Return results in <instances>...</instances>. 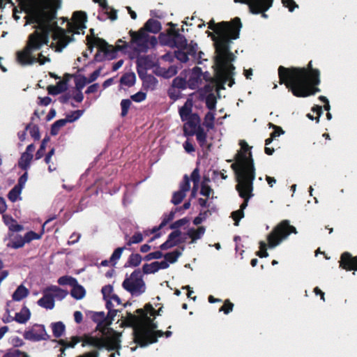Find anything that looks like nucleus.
Returning <instances> with one entry per match:
<instances>
[{
  "label": "nucleus",
  "mask_w": 357,
  "mask_h": 357,
  "mask_svg": "<svg viewBox=\"0 0 357 357\" xmlns=\"http://www.w3.org/2000/svg\"><path fill=\"white\" fill-rule=\"evenodd\" d=\"M89 42L92 43L93 45L100 48L102 51H106L109 47L105 40L100 38H94L92 41L89 40Z\"/></svg>",
  "instance_id": "39"
},
{
  "label": "nucleus",
  "mask_w": 357,
  "mask_h": 357,
  "mask_svg": "<svg viewBox=\"0 0 357 357\" xmlns=\"http://www.w3.org/2000/svg\"><path fill=\"white\" fill-rule=\"evenodd\" d=\"M66 89V84L63 81H60L56 85L49 86L47 90L50 94L57 95L64 91Z\"/></svg>",
  "instance_id": "31"
},
{
  "label": "nucleus",
  "mask_w": 357,
  "mask_h": 357,
  "mask_svg": "<svg viewBox=\"0 0 357 357\" xmlns=\"http://www.w3.org/2000/svg\"><path fill=\"white\" fill-rule=\"evenodd\" d=\"M73 289L71 290V296L77 300L82 299L86 294L84 288L78 284L77 282L72 285Z\"/></svg>",
  "instance_id": "29"
},
{
  "label": "nucleus",
  "mask_w": 357,
  "mask_h": 357,
  "mask_svg": "<svg viewBox=\"0 0 357 357\" xmlns=\"http://www.w3.org/2000/svg\"><path fill=\"white\" fill-rule=\"evenodd\" d=\"M278 74L280 83L284 84L296 97H307L319 91L316 87L320 83V73L317 69L280 66Z\"/></svg>",
  "instance_id": "4"
},
{
  "label": "nucleus",
  "mask_w": 357,
  "mask_h": 357,
  "mask_svg": "<svg viewBox=\"0 0 357 357\" xmlns=\"http://www.w3.org/2000/svg\"><path fill=\"white\" fill-rule=\"evenodd\" d=\"M43 296L38 301V305L47 310L53 309L55 304L52 296H51L45 289L43 290Z\"/></svg>",
  "instance_id": "22"
},
{
  "label": "nucleus",
  "mask_w": 357,
  "mask_h": 357,
  "mask_svg": "<svg viewBox=\"0 0 357 357\" xmlns=\"http://www.w3.org/2000/svg\"><path fill=\"white\" fill-rule=\"evenodd\" d=\"M144 29L146 32L148 31L152 33H157L161 29V25L158 20L150 19L146 22Z\"/></svg>",
  "instance_id": "30"
},
{
  "label": "nucleus",
  "mask_w": 357,
  "mask_h": 357,
  "mask_svg": "<svg viewBox=\"0 0 357 357\" xmlns=\"http://www.w3.org/2000/svg\"><path fill=\"white\" fill-rule=\"evenodd\" d=\"M183 248L181 250H174L172 252L166 253L164 257V260L160 261V262H166L167 264V268L169 267L170 264H174L177 261L178 259L182 255V252Z\"/></svg>",
  "instance_id": "24"
},
{
  "label": "nucleus",
  "mask_w": 357,
  "mask_h": 357,
  "mask_svg": "<svg viewBox=\"0 0 357 357\" xmlns=\"http://www.w3.org/2000/svg\"><path fill=\"white\" fill-rule=\"evenodd\" d=\"M181 232L176 230L169 234L167 240L160 245L161 250H168L179 244Z\"/></svg>",
  "instance_id": "18"
},
{
  "label": "nucleus",
  "mask_w": 357,
  "mask_h": 357,
  "mask_svg": "<svg viewBox=\"0 0 357 357\" xmlns=\"http://www.w3.org/2000/svg\"><path fill=\"white\" fill-rule=\"evenodd\" d=\"M136 81V75L134 73H128L125 74L121 78V84L127 86H131L135 84Z\"/></svg>",
  "instance_id": "32"
},
{
  "label": "nucleus",
  "mask_w": 357,
  "mask_h": 357,
  "mask_svg": "<svg viewBox=\"0 0 357 357\" xmlns=\"http://www.w3.org/2000/svg\"><path fill=\"white\" fill-rule=\"evenodd\" d=\"M124 248H118L112 253L110 257V262L116 264L117 261L121 258L122 253L124 250Z\"/></svg>",
  "instance_id": "46"
},
{
  "label": "nucleus",
  "mask_w": 357,
  "mask_h": 357,
  "mask_svg": "<svg viewBox=\"0 0 357 357\" xmlns=\"http://www.w3.org/2000/svg\"><path fill=\"white\" fill-rule=\"evenodd\" d=\"M38 11L33 15L36 20V30L29 36L24 49L17 53V61L22 65H30L36 62L43 65L50 61L49 56H45L43 52L38 54V58L31 54L33 51L39 50L43 45L48 44L50 35L52 38L50 47L56 52H61L73 40V34L84 33L86 28V15L82 11L73 13L71 22H68L67 31L56 25L54 19L56 10L61 6V0H38Z\"/></svg>",
  "instance_id": "1"
},
{
  "label": "nucleus",
  "mask_w": 357,
  "mask_h": 357,
  "mask_svg": "<svg viewBox=\"0 0 357 357\" xmlns=\"http://www.w3.org/2000/svg\"><path fill=\"white\" fill-rule=\"evenodd\" d=\"M84 114L83 110H76L73 112L71 114L66 116V119L68 123H72L79 119Z\"/></svg>",
  "instance_id": "43"
},
{
  "label": "nucleus",
  "mask_w": 357,
  "mask_h": 357,
  "mask_svg": "<svg viewBox=\"0 0 357 357\" xmlns=\"http://www.w3.org/2000/svg\"><path fill=\"white\" fill-rule=\"evenodd\" d=\"M207 213L206 212H204V213H201L197 217H196L194 220H193V223L195 225H198L199 224H201L206 218V214Z\"/></svg>",
  "instance_id": "64"
},
{
  "label": "nucleus",
  "mask_w": 357,
  "mask_h": 357,
  "mask_svg": "<svg viewBox=\"0 0 357 357\" xmlns=\"http://www.w3.org/2000/svg\"><path fill=\"white\" fill-rule=\"evenodd\" d=\"M193 101L192 99H188L183 106L179 109V115L183 121H185V133L186 134L188 127L190 129H196L199 125L200 118L197 114L192 112Z\"/></svg>",
  "instance_id": "11"
},
{
  "label": "nucleus",
  "mask_w": 357,
  "mask_h": 357,
  "mask_svg": "<svg viewBox=\"0 0 357 357\" xmlns=\"http://www.w3.org/2000/svg\"><path fill=\"white\" fill-rule=\"evenodd\" d=\"M89 84L88 81V78H86L84 75H79L75 78V85L76 90H82L84 88V86Z\"/></svg>",
  "instance_id": "36"
},
{
  "label": "nucleus",
  "mask_w": 357,
  "mask_h": 357,
  "mask_svg": "<svg viewBox=\"0 0 357 357\" xmlns=\"http://www.w3.org/2000/svg\"><path fill=\"white\" fill-rule=\"evenodd\" d=\"M189 50H178L175 52V56L181 62L185 63L188 61Z\"/></svg>",
  "instance_id": "40"
},
{
  "label": "nucleus",
  "mask_w": 357,
  "mask_h": 357,
  "mask_svg": "<svg viewBox=\"0 0 357 357\" xmlns=\"http://www.w3.org/2000/svg\"><path fill=\"white\" fill-rule=\"evenodd\" d=\"M186 81L184 78L177 77L174 79L172 86L182 90L186 87Z\"/></svg>",
  "instance_id": "41"
},
{
  "label": "nucleus",
  "mask_w": 357,
  "mask_h": 357,
  "mask_svg": "<svg viewBox=\"0 0 357 357\" xmlns=\"http://www.w3.org/2000/svg\"><path fill=\"white\" fill-rule=\"evenodd\" d=\"M143 235L140 232L135 233L132 237L127 242L128 245H131L132 244L139 243L143 241Z\"/></svg>",
  "instance_id": "45"
},
{
  "label": "nucleus",
  "mask_w": 357,
  "mask_h": 357,
  "mask_svg": "<svg viewBox=\"0 0 357 357\" xmlns=\"http://www.w3.org/2000/svg\"><path fill=\"white\" fill-rule=\"evenodd\" d=\"M121 334L115 331H112L105 338H100L91 335H84L82 340V347L86 345L96 348H106L108 350H114L120 346Z\"/></svg>",
  "instance_id": "7"
},
{
  "label": "nucleus",
  "mask_w": 357,
  "mask_h": 357,
  "mask_svg": "<svg viewBox=\"0 0 357 357\" xmlns=\"http://www.w3.org/2000/svg\"><path fill=\"white\" fill-rule=\"evenodd\" d=\"M142 262V257L139 254H132L130 256L129 264L132 266H137Z\"/></svg>",
  "instance_id": "49"
},
{
  "label": "nucleus",
  "mask_w": 357,
  "mask_h": 357,
  "mask_svg": "<svg viewBox=\"0 0 357 357\" xmlns=\"http://www.w3.org/2000/svg\"><path fill=\"white\" fill-rule=\"evenodd\" d=\"M206 232V228L203 226L198 228H190L187 231V236L191 239L190 243H195L201 239Z\"/></svg>",
  "instance_id": "23"
},
{
  "label": "nucleus",
  "mask_w": 357,
  "mask_h": 357,
  "mask_svg": "<svg viewBox=\"0 0 357 357\" xmlns=\"http://www.w3.org/2000/svg\"><path fill=\"white\" fill-rule=\"evenodd\" d=\"M234 305L228 300L226 301L224 305L220 307V311L224 312L225 314H228L233 310Z\"/></svg>",
  "instance_id": "60"
},
{
  "label": "nucleus",
  "mask_w": 357,
  "mask_h": 357,
  "mask_svg": "<svg viewBox=\"0 0 357 357\" xmlns=\"http://www.w3.org/2000/svg\"><path fill=\"white\" fill-rule=\"evenodd\" d=\"M102 294L105 300H107L113 294V287L110 284L106 285L102 288Z\"/></svg>",
  "instance_id": "54"
},
{
  "label": "nucleus",
  "mask_w": 357,
  "mask_h": 357,
  "mask_svg": "<svg viewBox=\"0 0 357 357\" xmlns=\"http://www.w3.org/2000/svg\"><path fill=\"white\" fill-rule=\"evenodd\" d=\"M123 287L132 296H138L146 291V284L139 270L133 271L126 278L122 284Z\"/></svg>",
  "instance_id": "10"
},
{
  "label": "nucleus",
  "mask_w": 357,
  "mask_h": 357,
  "mask_svg": "<svg viewBox=\"0 0 357 357\" xmlns=\"http://www.w3.org/2000/svg\"><path fill=\"white\" fill-rule=\"evenodd\" d=\"M240 145L241 150L236 154V162L231 165L238 182L236 190L244 199L240 209L231 213L236 226L238 225L240 220L244 217L243 211L248 206L249 199L253 197V181L255 178V169L250 147L243 141L240 142Z\"/></svg>",
  "instance_id": "3"
},
{
  "label": "nucleus",
  "mask_w": 357,
  "mask_h": 357,
  "mask_svg": "<svg viewBox=\"0 0 357 357\" xmlns=\"http://www.w3.org/2000/svg\"><path fill=\"white\" fill-rule=\"evenodd\" d=\"M81 340L77 337H73L70 342H67L64 340H59V343L65 348H73Z\"/></svg>",
  "instance_id": "38"
},
{
  "label": "nucleus",
  "mask_w": 357,
  "mask_h": 357,
  "mask_svg": "<svg viewBox=\"0 0 357 357\" xmlns=\"http://www.w3.org/2000/svg\"><path fill=\"white\" fill-rule=\"evenodd\" d=\"M34 149V145L33 144H29L26 147L25 152L22 154L18 165L19 167L22 169L26 170L29 167L30 163L33 159L32 153L33 152Z\"/></svg>",
  "instance_id": "16"
},
{
  "label": "nucleus",
  "mask_w": 357,
  "mask_h": 357,
  "mask_svg": "<svg viewBox=\"0 0 357 357\" xmlns=\"http://www.w3.org/2000/svg\"><path fill=\"white\" fill-rule=\"evenodd\" d=\"M168 45L172 47H176L180 50H189L188 52L190 56L194 57L198 63H201L199 59H201V55L203 54V52L201 51L198 52V46L197 43L191 42L190 44H187V40L185 37L179 34H176L174 36L173 42L168 43Z\"/></svg>",
  "instance_id": "12"
},
{
  "label": "nucleus",
  "mask_w": 357,
  "mask_h": 357,
  "mask_svg": "<svg viewBox=\"0 0 357 357\" xmlns=\"http://www.w3.org/2000/svg\"><path fill=\"white\" fill-rule=\"evenodd\" d=\"M190 179L187 175L184 176L183 181L180 185V190L175 192L173 195L172 202L177 205L180 204L185 197V193L190 190Z\"/></svg>",
  "instance_id": "15"
},
{
  "label": "nucleus",
  "mask_w": 357,
  "mask_h": 357,
  "mask_svg": "<svg viewBox=\"0 0 357 357\" xmlns=\"http://www.w3.org/2000/svg\"><path fill=\"white\" fill-rule=\"evenodd\" d=\"M137 312V315L128 313L125 319L127 326L133 327L135 342L141 347L155 342L164 335L162 331H155L157 326L151 317L156 315L155 310L151 304H146L144 310L139 309Z\"/></svg>",
  "instance_id": "5"
},
{
  "label": "nucleus",
  "mask_w": 357,
  "mask_h": 357,
  "mask_svg": "<svg viewBox=\"0 0 357 357\" xmlns=\"http://www.w3.org/2000/svg\"><path fill=\"white\" fill-rule=\"evenodd\" d=\"M202 80V73L200 68L195 67L192 69L188 82L189 87L195 89L199 87Z\"/></svg>",
  "instance_id": "19"
},
{
  "label": "nucleus",
  "mask_w": 357,
  "mask_h": 357,
  "mask_svg": "<svg viewBox=\"0 0 357 357\" xmlns=\"http://www.w3.org/2000/svg\"><path fill=\"white\" fill-rule=\"evenodd\" d=\"M269 125H270V127H272L274 128V131L271 135L272 138H275V137H279L281 135L284 134V131L282 130V129L280 127L275 126L272 123H270Z\"/></svg>",
  "instance_id": "61"
},
{
  "label": "nucleus",
  "mask_w": 357,
  "mask_h": 357,
  "mask_svg": "<svg viewBox=\"0 0 357 357\" xmlns=\"http://www.w3.org/2000/svg\"><path fill=\"white\" fill-rule=\"evenodd\" d=\"M47 293L52 296L53 300L58 299L62 300L68 295L66 290L62 289L60 287L52 285L45 289Z\"/></svg>",
  "instance_id": "21"
},
{
  "label": "nucleus",
  "mask_w": 357,
  "mask_h": 357,
  "mask_svg": "<svg viewBox=\"0 0 357 357\" xmlns=\"http://www.w3.org/2000/svg\"><path fill=\"white\" fill-rule=\"evenodd\" d=\"M206 104L207 107L210 110H214L215 109L216 100L213 95L211 94L206 97Z\"/></svg>",
  "instance_id": "52"
},
{
  "label": "nucleus",
  "mask_w": 357,
  "mask_h": 357,
  "mask_svg": "<svg viewBox=\"0 0 357 357\" xmlns=\"http://www.w3.org/2000/svg\"><path fill=\"white\" fill-rule=\"evenodd\" d=\"M3 220L4 223L8 227L9 229L13 231H20L23 229V227L17 223V222L9 215H3Z\"/></svg>",
  "instance_id": "27"
},
{
  "label": "nucleus",
  "mask_w": 357,
  "mask_h": 357,
  "mask_svg": "<svg viewBox=\"0 0 357 357\" xmlns=\"http://www.w3.org/2000/svg\"><path fill=\"white\" fill-rule=\"evenodd\" d=\"M169 96L173 100H176L181 98V90L172 86L168 91Z\"/></svg>",
  "instance_id": "50"
},
{
  "label": "nucleus",
  "mask_w": 357,
  "mask_h": 357,
  "mask_svg": "<svg viewBox=\"0 0 357 357\" xmlns=\"http://www.w3.org/2000/svg\"><path fill=\"white\" fill-rule=\"evenodd\" d=\"M242 27L241 20L234 18L231 23L222 22L220 24H210L209 28L217 34L215 40V76L222 84L228 82L229 86H232L234 81V67L232 62L235 56L230 52L229 40L238 38Z\"/></svg>",
  "instance_id": "2"
},
{
  "label": "nucleus",
  "mask_w": 357,
  "mask_h": 357,
  "mask_svg": "<svg viewBox=\"0 0 357 357\" xmlns=\"http://www.w3.org/2000/svg\"><path fill=\"white\" fill-rule=\"evenodd\" d=\"M163 257V254L160 251H155L148 254L146 257L147 260L158 259Z\"/></svg>",
  "instance_id": "62"
},
{
  "label": "nucleus",
  "mask_w": 357,
  "mask_h": 357,
  "mask_svg": "<svg viewBox=\"0 0 357 357\" xmlns=\"http://www.w3.org/2000/svg\"><path fill=\"white\" fill-rule=\"evenodd\" d=\"M291 233L296 234V229L290 225L288 220L282 221L267 236V243L264 241H260L257 255L261 258L267 257L268 256L266 251L267 247L270 249L275 248L284 240L287 239Z\"/></svg>",
  "instance_id": "6"
},
{
  "label": "nucleus",
  "mask_w": 357,
  "mask_h": 357,
  "mask_svg": "<svg viewBox=\"0 0 357 357\" xmlns=\"http://www.w3.org/2000/svg\"><path fill=\"white\" fill-rule=\"evenodd\" d=\"M178 211V208H176L174 211H171L167 215H166L165 217H164V219L162 220V222H161L160 225V227H162L163 226H165L167 222H169V221L172 220L174 218V216H175V214H176V212Z\"/></svg>",
  "instance_id": "53"
},
{
  "label": "nucleus",
  "mask_w": 357,
  "mask_h": 357,
  "mask_svg": "<svg viewBox=\"0 0 357 357\" xmlns=\"http://www.w3.org/2000/svg\"><path fill=\"white\" fill-rule=\"evenodd\" d=\"M340 263V266L344 269L348 271L357 270V257H352L348 252L342 255Z\"/></svg>",
  "instance_id": "17"
},
{
  "label": "nucleus",
  "mask_w": 357,
  "mask_h": 357,
  "mask_svg": "<svg viewBox=\"0 0 357 357\" xmlns=\"http://www.w3.org/2000/svg\"><path fill=\"white\" fill-rule=\"evenodd\" d=\"M31 317V312L26 307H23L19 312H17L15 316V321L19 324L26 323Z\"/></svg>",
  "instance_id": "25"
},
{
  "label": "nucleus",
  "mask_w": 357,
  "mask_h": 357,
  "mask_svg": "<svg viewBox=\"0 0 357 357\" xmlns=\"http://www.w3.org/2000/svg\"><path fill=\"white\" fill-rule=\"evenodd\" d=\"M128 46L130 47V44L128 45L125 41H123L122 39H119L116 42V49L118 51L124 50Z\"/></svg>",
  "instance_id": "63"
},
{
  "label": "nucleus",
  "mask_w": 357,
  "mask_h": 357,
  "mask_svg": "<svg viewBox=\"0 0 357 357\" xmlns=\"http://www.w3.org/2000/svg\"><path fill=\"white\" fill-rule=\"evenodd\" d=\"M273 1V0H234L235 3L247 4L252 13H262L264 17H267L264 12L271 7ZM282 3L284 6L289 8L290 12H292L296 8H298V5L294 0H282Z\"/></svg>",
  "instance_id": "8"
},
{
  "label": "nucleus",
  "mask_w": 357,
  "mask_h": 357,
  "mask_svg": "<svg viewBox=\"0 0 357 357\" xmlns=\"http://www.w3.org/2000/svg\"><path fill=\"white\" fill-rule=\"evenodd\" d=\"M20 4L28 13L27 23L36 24V20L33 17L34 13L38 11V0H19Z\"/></svg>",
  "instance_id": "14"
},
{
  "label": "nucleus",
  "mask_w": 357,
  "mask_h": 357,
  "mask_svg": "<svg viewBox=\"0 0 357 357\" xmlns=\"http://www.w3.org/2000/svg\"><path fill=\"white\" fill-rule=\"evenodd\" d=\"M211 191L212 190L211 187L207 184V182L204 181L202 184L200 193L204 196L209 197Z\"/></svg>",
  "instance_id": "57"
},
{
  "label": "nucleus",
  "mask_w": 357,
  "mask_h": 357,
  "mask_svg": "<svg viewBox=\"0 0 357 357\" xmlns=\"http://www.w3.org/2000/svg\"><path fill=\"white\" fill-rule=\"evenodd\" d=\"M177 73V68L174 66H171L167 69L162 68L161 69V75L165 78H169L173 77Z\"/></svg>",
  "instance_id": "37"
},
{
  "label": "nucleus",
  "mask_w": 357,
  "mask_h": 357,
  "mask_svg": "<svg viewBox=\"0 0 357 357\" xmlns=\"http://www.w3.org/2000/svg\"><path fill=\"white\" fill-rule=\"evenodd\" d=\"M47 337L45 326L43 325L35 324L31 328L26 331L24 337L30 341L38 342L45 340Z\"/></svg>",
  "instance_id": "13"
},
{
  "label": "nucleus",
  "mask_w": 357,
  "mask_h": 357,
  "mask_svg": "<svg viewBox=\"0 0 357 357\" xmlns=\"http://www.w3.org/2000/svg\"><path fill=\"white\" fill-rule=\"evenodd\" d=\"M167 268L166 262L153 261L150 264H144L142 266V271L144 274H153L161 269Z\"/></svg>",
  "instance_id": "20"
},
{
  "label": "nucleus",
  "mask_w": 357,
  "mask_h": 357,
  "mask_svg": "<svg viewBox=\"0 0 357 357\" xmlns=\"http://www.w3.org/2000/svg\"><path fill=\"white\" fill-rule=\"evenodd\" d=\"M215 113L209 111L204 117V125L209 130L214 128Z\"/></svg>",
  "instance_id": "34"
},
{
  "label": "nucleus",
  "mask_w": 357,
  "mask_h": 357,
  "mask_svg": "<svg viewBox=\"0 0 357 357\" xmlns=\"http://www.w3.org/2000/svg\"><path fill=\"white\" fill-rule=\"evenodd\" d=\"M93 321L98 324V326H100V324L105 319V313L102 312H94L91 317Z\"/></svg>",
  "instance_id": "56"
},
{
  "label": "nucleus",
  "mask_w": 357,
  "mask_h": 357,
  "mask_svg": "<svg viewBox=\"0 0 357 357\" xmlns=\"http://www.w3.org/2000/svg\"><path fill=\"white\" fill-rule=\"evenodd\" d=\"M131 99L136 102H141L146 98V94L144 92L139 91L135 94L131 96Z\"/></svg>",
  "instance_id": "55"
},
{
  "label": "nucleus",
  "mask_w": 357,
  "mask_h": 357,
  "mask_svg": "<svg viewBox=\"0 0 357 357\" xmlns=\"http://www.w3.org/2000/svg\"><path fill=\"white\" fill-rule=\"evenodd\" d=\"M22 188L17 185H15L8 193V199L12 202H15L18 199H21L20 195L22 193Z\"/></svg>",
  "instance_id": "35"
},
{
  "label": "nucleus",
  "mask_w": 357,
  "mask_h": 357,
  "mask_svg": "<svg viewBox=\"0 0 357 357\" xmlns=\"http://www.w3.org/2000/svg\"><path fill=\"white\" fill-rule=\"evenodd\" d=\"M24 353L21 352L17 349H10L7 350L3 357H23Z\"/></svg>",
  "instance_id": "47"
},
{
  "label": "nucleus",
  "mask_w": 357,
  "mask_h": 357,
  "mask_svg": "<svg viewBox=\"0 0 357 357\" xmlns=\"http://www.w3.org/2000/svg\"><path fill=\"white\" fill-rule=\"evenodd\" d=\"M131 40L130 47L137 53L146 52L150 45H155L157 43L155 37L151 36L144 29L138 31H130Z\"/></svg>",
  "instance_id": "9"
},
{
  "label": "nucleus",
  "mask_w": 357,
  "mask_h": 357,
  "mask_svg": "<svg viewBox=\"0 0 357 357\" xmlns=\"http://www.w3.org/2000/svg\"><path fill=\"white\" fill-rule=\"evenodd\" d=\"M40 237L41 235L37 234L33 231H29L25 234L24 240L25 243H28L32 240L39 239L40 238Z\"/></svg>",
  "instance_id": "58"
},
{
  "label": "nucleus",
  "mask_w": 357,
  "mask_h": 357,
  "mask_svg": "<svg viewBox=\"0 0 357 357\" xmlns=\"http://www.w3.org/2000/svg\"><path fill=\"white\" fill-rule=\"evenodd\" d=\"M52 328L53 334L56 337H61L65 331V325L61 321L53 323Z\"/></svg>",
  "instance_id": "33"
},
{
  "label": "nucleus",
  "mask_w": 357,
  "mask_h": 357,
  "mask_svg": "<svg viewBox=\"0 0 357 357\" xmlns=\"http://www.w3.org/2000/svg\"><path fill=\"white\" fill-rule=\"evenodd\" d=\"M29 289L24 286L20 284L13 294V300L15 301H20L29 295Z\"/></svg>",
  "instance_id": "26"
},
{
  "label": "nucleus",
  "mask_w": 357,
  "mask_h": 357,
  "mask_svg": "<svg viewBox=\"0 0 357 357\" xmlns=\"http://www.w3.org/2000/svg\"><path fill=\"white\" fill-rule=\"evenodd\" d=\"M189 222V220L186 218L180 219L178 220L175 221L174 223L172 224L170 226L171 229H178L181 227L182 226L185 225Z\"/></svg>",
  "instance_id": "59"
},
{
  "label": "nucleus",
  "mask_w": 357,
  "mask_h": 357,
  "mask_svg": "<svg viewBox=\"0 0 357 357\" xmlns=\"http://www.w3.org/2000/svg\"><path fill=\"white\" fill-rule=\"evenodd\" d=\"M58 283L61 285L69 284L72 286L77 283V280L70 276H62L59 278Z\"/></svg>",
  "instance_id": "42"
},
{
  "label": "nucleus",
  "mask_w": 357,
  "mask_h": 357,
  "mask_svg": "<svg viewBox=\"0 0 357 357\" xmlns=\"http://www.w3.org/2000/svg\"><path fill=\"white\" fill-rule=\"evenodd\" d=\"M195 134L197 140L201 146H204L206 144V132L204 130L203 128L199 127L197 130L195 129H191L190 135Z\"/></svg>",
  "instance_id": "28"
},
{
  "label": "nucleus",
  "mask_w": 357,
  "mask_h": 357,
  "mask_svg": "<svg viewBox=\"0 0 357 357\" xmlns=\"http://www.w3.org/2000/svg\"><path fill=\"white\" fill-rule=\"evenodd\" d=\"M121 304V299L119 298L117 295L112 294L107 300V307L109 309L111 307H114L115 305H119Z\"/></svg>",
  "instance_id": "44"
},
{
  "label": "nucleus",
  "mask_w": 357,
  "mask_h": 357,
  "mask_svg": "<svg viewBox=\"0 0 357 357\" xmlns=\"http://www.w3.org/2000/svg\"><path fill=\"white\" fill-rule=\"evenodd\" d=\"M131 105V101L128 99H123L121 102V116H125L127 115L128 109Z\"/></svg>",
  "instance_id": "48"
},
{
  "label": "nucleus",
  "mask_w": 357,
  "mask_h": 357,
  "mask_svg": "<svg viewBox=\"0 0 357 357\" xmlns=\"http://www.w3.org/2000/svg\"><path fill=\"white\" fill-rule=\"evenodd\" d=\"M48 140H49V138L43 139V142L41 143L40 149L36 152V160H39L40 158H41L43 156L44 152H45V149H46V144L47 143Z\"/></svg>",
  "instance_id": "51"
}]
</instances>
